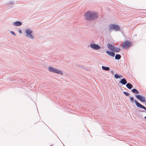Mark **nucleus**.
Listing matches in <instances>:
<instances>
[{"label":"nucleus","mask_w":146,"mask_h":146,"mask_svg":"<svg viewBox=\"0 0 146 146\" xmlns=\"http://www.w3.org/2000/svg\"><path fill=\"white\" fill-rule=\"evenodd\" d=\"M140 111L141 112H145V111Z\"/></svg>","instance_id":"nucleus-25"},{"label":"nucleus","mask_w":146,"mask_h":146,"mask_svg":"<svg viewBox=\"0 0 146 146\" xmlns=\"http://www.w3.org/2000/svg\"><path fill=\"white\" fill-rule=\"evenodd\" d=\"M131 92L135 94H139L138 91L136 89H133L131 90Z\"/></svg>","instance_id":"nucleus-15"},{"label":"nucleus","mask_w":146,"mask_h":146,"mask_svg":"<svg viewBox=\"0 0 146 146\" xmlns=\"http://www.w3.org/2000/svg\"><path fill=\"white\" fill-rule=\"evenodd\" d=\"M18 32L19 33H21V34L22 33V31L20 30V29H19V31H18Z\"/></svg>","instance_id":"nucleus-22"},{"label":"nucleus","mask_w":146,"mask_h":146,"mask_svg":"<svg viewBox=\"0 0 146 146\" xmlns=\"http://www.w3.org/2000/svg\"><path fill=\"white\" fill-rule=\"evenodd\" d=\"M121 58V56L119 54H117L115 57V59L117 60L120 59Z\"/></svg>","instance_id":"nucleus-17"},{"label":"nucleus","mask_w":146,"mask_h":146,"mask_svg":"<svg viewBox=\"0 0 146 146\" xmlns=\"http://www.w3.org/2000/svg\"><path fill=\"white\" fill-rule=\"evenodd\" d=\"M84 16L86 20L92 21L98 18V15L95 12L88 11L86 13Z\"/></svg>","instance_id":"nucleus-1"},{"label":"nucleus","mask_w":146,"mask_h":146,"mask_svg":"<svg viewBox=\"0 0 146 146\" xmlns=\"http://www.w3.org/2000/svg\"><path fill=\"white\" fill-rule=\"evenodd\" d=\"M120 83L123 85H125L127 83V81L125 79L123 78L121 79Z\"/></svg>","instance_id":"nucleus-12"},{"label":"nucleus","mask_w":146,"mask_h":146,"mask_svg":"<svg viewBox=\"0 0 146 146\" xmlns=\"http://www.w3.org/2000/svg\"><path fill=\"white\" fill-rule=\"evenodd\" d=\"M107 46L109 49L113 51L115 48V47L113 45L110 43H108L107 44Z\"/></svg>","instance_id":"nucleus-10"},{"label":"nucleus","mask_w":146,"mask_h":146,"mask_svg":"<svg viewBox=\"0 0 146 146\" xmlns=\"http://www.w3.org/2000/svg\"><path fill=\"white\" fill-rule=\"evenodd\" d=\"M25 32L26 34V36L27 38H29L32 39H33L34 36L32 35L33 31L30 29H27L25 31Z\"/></svg>","instance_id":"nucleus-6"},{"label":"nucleus","mask_w":146,"mask_h":146,"mask_svg":"<svg viewBox=\"0 0 146 146\" xmlns=\"http://www.w3.org/2000/svg\"><path fill=\"white\" fill-rule=\"evenodd\" d=\"M13 25L15 26H20L22 25V23L20 21H16L15 22H13L12 23Z\"/></svg>","instance_id":"nucleus-9"},{"label":"nucleus","mask_w":146,"mask_h":146,"mask_svg":"<svg viewBox=\"0 0 146 146\" xmlns=\"http://www.w3.org/2000/svg\"><path fill=\"white\" fill-rule=\"evenodd\" d=\"M106 53L108 54L109 56L112 57H114L115 55V53L113 51H107L106 52Z\"/></svg>","instance_id":"nucleus-11"},{"label":"nucleus","mask_w":146,"mask_h":146,"mask_svg":"<svg viewBox=\"0 0 146 146\" xmlns=\"http://www.w3.org/2000/svg\"><path fill=\"white\" fill-rule=\"evenodd\" d=\"M10 33L12 35H13L14 36H15L16 35L15 33L13 31H11Z\"/></svg>","instance_id":"nucleus-20"},{"label":"nucleus","mask_w":146,"mask_h":146,"mask_svg":"<svg viewBox=\"0 0 146 146\" xmlns=\"http://www.w3.org/2000/svg\"><path fill=\"white\" fill-rule=\"evenodd\" d=\"M114 77L116 79H118L120 78H122L123 76L121 75H118V74H116L114 75Z\"/></svg>","instance_id":"nucleus-14"},{"label":"nucleus","mask_w":146,"mask_h":146,"mask_svg":"<svg viewBox=\"0 0 146 146\" xmlns=\"http://www.w3.org/2000/svg\"><path fill=\"white\" fill-rule=\"evenodd\" d=\"M145 112H146V111Z\"/></svg>","instance_id":"nucleus-27"},{"label":"nucleus","mask_w":146,"mask_h":146,"mask_svg":"<svg viewBox=\"0 0 146 146\" xmlns=\"http://www.w3.org/2000/svg\"><path fill=\"white\" fill-rule=\"evenodd\" d=\"M123 93L126 96H129L130 95L129 93L126 92H124Z\"/></svg>","instance_id":"nucleus-19"},{"label":"nucleus","mask_w":146,"mask_h":146,"mask_svg":"<svg viewBox=\"0 0 146 146\" xmlns=\"http://www.w3.org/2000/svg\"><path fill=\"white\" fill-rule=\"evenodd\" d=\"M102 68L103 70H106V71H108L110 70V68L108 67H106L104 66H102Z\"/></svg>","instance_id":"nucleus-18"},{"label":"nucleus","mask_w":146,"mask_h":146,"mask_svg":"<svg viewBox=\"0 0 146 146\" xmlns=\"http://www.w3.org/2000/svg\"><path fill=\"white\" fill-rule=\"evenodd\" d=\"M13 1H11L9 3V4H13Z\"/></svg>","instance_id":"nucleus-21"},{"label":"nucleus","mask_w":146,"mask_h":146,"mask_svg":"<svg viewBox=\"0 0 146 146\" xmlns=\"http://www.w3.org/2000/svg\"><path fill=\"white\" fill-rule=\"evenodd\" d=\"M130 100L132 103L134 102H135L136 106L139 108H142L145 110H146V108L144 106H143L142 104H140L136 100H134V98L133 97H131L130 99Z\"/></svg>","instance_id":"nucleus-4"},{"label":"nucleus","mask_w":146,"mask_h":146,"mask_svg":"<svg viewBox=\"0 0 146 146\" xmlns=\"http://www.w3.org/2000/svg\"><path fill=\"white\" fill-rule=\"evenodd\" d=\"M132 46V43L128 40H126L121 45V46L123 48H128Z\"/></svg>","instance_id":"nucleus-3"},{"label":"nucleus","mask_w":146,"mask_h":146,"mask_svg":"<svg viewBox=\"0 0 146 146\" xmlns=\"http://www.w3.org/2000/svg\"><path fill=\"white\" fill-rule=\"evenodd\" d=\"M126 86L129 89H131L133 87L132 85L129 83L126 84Z\"/></svg>","instance_id":"nucleus-13"},{"label":"nucleus","mask_w":146,"mask_h":146,"mask_svg":"<svg viewBox=\"0 0 146 146\" xmlns=\"http://www.w3.org/2000/svg\"><path fill=\"white\" fill-rule=\"evenodd\" d=\"M135 96L136 98L139 100L141 102H144L145 101V98L144 96L140 95H136Z\"/></svg>","instance_id":"nucleus-7"},{"label":"nucleus","mask_w":146,"mask_h":146,"mask_svg":"<svg viewBox=\"0 0 146 146\" xmlns=\"http://www.w3.org/2000/svg\"><path fill=\"white\" fill-rule=\"evenodd\" d=\"M146 119V116H145L144 117Z\"/></svg>","instance_id":"nucleus-26"},{"label":"nucleus","mask_w":146,"mask_h":146,"mask_svg":"<svg viewBox=\"0 0 146 146\" xmlns=\"http://www.w3.org/2000/svg\"><path fill=\"white\" fill-rule=\"evenodd\" d=\"M80 68H83V66H80Z\"/></svg>","instance_id":"nucleus-24"},{"label":"nucleus","mask_w":146,"mask_h":146,"mask_svg":"<svg viewBox=\"0 0 146 146\" xmlns=\"http://www.w3.org/2000/svg\"><path fill=\"white\" fill-rule=\"evenodd\" d=\"M90 46L91 48L95 50H98L100 48V47L98 45L92 43L90 44Z\"/></svg>","instance_id":"nucleus-8"},{"label":"nucleus","mask_w":146,"mask_h":146,"mask_svg":"<svg viewBox=\"0 0 146 146\" xmlns=\"http://www.w3.org/2000/svg\"><path fill=\"white\" fill-rule=\"evenodd\" d=\"M120 50V49L119 48L116 47H115V48L113 50V52H119Z\"/></svg>","instance_id":"nucleus-16"},{"label":"nucleus","mask_w":146,"mask_h":146,"mask_svg":"<svg viewBox=\"0 0 146 146\" xmlns=\"http://www.w3.org/2000/svg\"><path fill=\"white\" fill-rule=\"evenodd\" d=\"M108 30L110 32L113 30L115 31H119L120 28L119 25H117L111 24L109 25L108 27Z\"/></svg>","instance_id":"nucleus-2"},{"label":"nucleus","mask_w":146,"mask_h":146,"mask_svg":"<svg viewBox=\"0 0 146 146\" xmlns=\"http://www.w3.org/2000/svg\"><path fill=\"white\" fill-rule=\"evenodd\" d=\"M48 70L50 72H53L54 73H56L58 74L63 75V73L62 71L53 67H49L48 68Z\"/></svg>","instance_id":"nucleus-5"},{"label":"nucleus","mask_w":146,"mask_h":146,"mask_svg":"<svg viewBox=\"0 0 146 146\" xmlns=\"http://www.w3.org/2000/svg\"><path fill=\"white\" fill-rule=\"evenodd\" d=\"M110 72H111V74L113 75V74H114V72H113V70H111L110 71Z\"/></svg>","instance_id":"nucleus-23"}]
</instances>
